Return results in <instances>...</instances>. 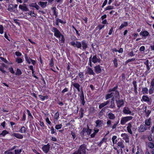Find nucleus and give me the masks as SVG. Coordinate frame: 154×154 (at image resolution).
I'll use <instances>...</instances> for the list:
<instances>
[{"mask_svg": "<svg viewBox=\"0 0 154 154\" xmlns=\"http://www.w3.org/2000/svg\"><path fill=\"white\" fill-rule=\"evenodd\" d=\"M126 128L128 132L130 134H132V130L133 131H136L137 128L133 122H131L128 123Z\"/></svg>", "mask_w": 154, "mask_h": 154, "instance_id": "nucleus-1", "label": "nucleus"}, {"mask_svg": "<svg viewBox=\"0 0 154 154\" xmlns=\"http://www.w3.org/2000/svg\"><path fill=\"white\" fill-rule=\"evenodd\" d=\"M86 148V145L85 144H82L79 146L78 150L72 154H82V153H85Z\"/></svg>", "mask_w": 154, "mask_h": 154, "instance_id": "nucleus-2", "label": "nucleus"}, {"mask_svg": "<svg viewBox=\"0 0 154 154\" xmlns=\"http://www.w3.org/2000/svg\"><path fill=\"white\" fill-rule=\"evenodd\" d=\"M106 95L105 97L106 100H107L109 98L112 97L113 96H115V97L119 99L120 96L119 91H114Z\"/></svg>", "mask_w": 154, "mask_h": 154, "instance_id": "nucleus-3", "label": "nucleus"}, {"mask_svg": "<svg viewBox=\"0 0 154 154\" xmlns=\"http://www.w3.org/2000/svg\"><path fill=\"white\" fill-rule=\"evenodd\" d=\"M133 118L132 116H127L122 117L120 121V123L122 125H125L127 122L131 120Z\"/></svg>", "mask_w": 154, "mask_h": 154, "instance_id": "nucleus-4", "label": "nucleus"}, {"mask_svg": "<svg viewBox=\"0 0 154 154\" xmlns=\"http://www.w3.org/2000/svg\"><path fill=\"white\" fill-rule=\"evenodd\" d=\"M69 44L75 48L81 49L82 46L81 42L77 41L75 42L73 41L71 42Z\"/></svg>", "mask_w": 154, "mask_h": 154, "instance_id": "nucleus-5", "label": "nucleus"}, {"mask_svg": "<svg viewBox=\"0 0 154 154\" xmlns=\"http://www.w3.org/2000/svg\"><path fill=\"white\" fill-rule=\"evenodd\" d=\"M52 31L54 33V35L55 36L58 38H60V37L61 34L57 28L53 27Z\"/></svg>", "mask_w": 154, "mask_h": 154, "instance_id": "nucleus-6", "label": "nucleus"}, {"mask_svg": "<svg viewBox=\"0 0 154 154\" xmlns=\"http://www.w3.org/2000/svg\"><path fill=\"white\" fill-rule=\"evenodd\" d=\"M83 50H85L88 48V42L85 40H83L81 42Z\"/></svg>", "mask_w": 154, "mask_h": 154, "instance_id": "nucleus-7", "label": "nucleus"}, {"mask_svg": "<svg viewBox=\"0 0 154 154\" xmlns=\"http://www.w3.org/2000/svg\"><path fill=\"white\" fill-rule=\"evenodd\" d=\"M116 103L117 106L119 109L120 107L123 106L124 104V100L122 99L116 100Z\"/></svg>", "mask_w": 154, "mask_h": 154, "instance_id": "nucleus-8", "label": "nucleus"}, {"mask_svg": "<svg viewBox=\"0 0 154 154\" xmlns=\"http://www.w3.org/2000/svg\"><path fill=\"white\" fill-rule=\"evenodd\" d=\"M123 112L124 113L126 114H131L133 116L134 114V113L131 114V112L129 108L128 107L125 106L123 108Z\"/></svg>", "mask_w": 154, "mask_h": 154, "instance_id": "nucleus-9", "label": "nucleus"}, {"mask_svg": "<svg viewBox=\"0 0 154 154\" xmlns=\"http://www.w3.org/2000/svg\"><path fill=\"white\" fill-rule=\"evenodd\" d=\"M121 136L123 140H125L126 143H128L129 142V138L128 135L126 133H123L121 134Z\"/></svg>", "mask_w": 154, "mask_h": 154, "instance_id": "nucleus-10", "label": "nucleus"}, {"mask_svg": "<svg viewBox=\"0 0 154 154\" xmlns=\"http://www.w3.org/2000/svg\"><path fill=\"white\" fill-rule=\"evenodd\" d=\"M72 85L73 87V89L74 91L75 90L74 89L75 88L79 91H80V85L78 83L74 82L72 81H71Z\"/></svg>", "mask_w": 154, "mask_h": 154, "instance_id": "nucleus-11", "label": "nucleus"}, {"mask_svg": "<svg viewBox=\"0 0 154 154\" xmlns=\"http://www.w3.org/2000/svg\"><path fill=\"white\" fill-rule=\"evenodd\" d=\"M103 121L98 119L95 122L96 124V127L97 128H100L103 126Z\"/></svg>", "mask_w": 154, "mask_h": 154, "instance_id": "nucleus-12", "label": "nucleus"}, {"mask_svg": "<svg viewBox=\"0 0 154 154\" xmlns=\"http://www.w3.org/2000/svg\"><path fill=\"white\" fill-rule=\"evenodd\" d=\"M147 129V128L145 125H141L138 128V131L140 132H142L145 131Z\"/></svg>", "mask_w": 154, "mask_h": 154, "instance_id": "nucleus-13", "label": "nucleus"}, {"mask_svg": "<svg viewBox=\"0 0 154 154\" xmlns=\"http://www.w3.org/2000/svg\"><path fill=\"white\" fill-rule=\"evenodd\" d=\"M50 148V145L49 143H48L42 147V149L45 153H47L49 151Z\"/></svg>", "mask_w": 154, "mask_h": 154, "instance_id": "nucleus-14", "label": "nucleus"}, {"mask_svg": "<svg viewBox=\"0 0 154 154\" xmlns=\"http://www.w3.org/2000/svg\"><path fill=\"white\" fill-rule=\"evenodd\" d=\"M25 57L26 60L27 61L28 63L30 64L31 63L34 65H35L36 63L35 60H32L29 57H28L26 54L25 55Z\"/></svg>", "mask_w": 154, "mask_h": 154, "instance_id": "nucleus-15", "label": "nucleus"}, {"mask_svg": "<svg viewBox=\"0 0 154 154\" xmlns=\"http://www.w3.org/2000/svg\"><path fill=\"white\" fill-rule=\"evenodd\" d=\"M81 101V103L84 106L85 103V102L84 100V96L83 92L82 91L80 95L79 96Z\"/></svg>", "mask_w": 154, "mask_h": 154, "instance_id": "nucleus-16", "label": "nucleus"}, {"mask_svg": "<svg viewBox=\"0 0 154 154\" xmlns=\"http://www.w3.org/2000/svg\"><path fill=\"white\" fill-rule=\"evenodd\" d=\"M101 67L99 65H98L94 66V69L95 72L97 74H98L100 73L102 71Z\"/></svg>", "mask_w": 154, "mask_h": 154, "instance_id": "nucleus-17", "label": "nucleus"}, {"mask_svg": "<svg viewBox=\"0 0 154 154\" xmlns=\"http://www.w3.org/2000/svg\"><path fill=\"white\" fill-rule=\"evenodd\" d=\"M125 143L123 140H121L117 143V145L121 148H125Z\"/></svg>", "mask_w": 154, "mask_h": 154, "instance_id": "nucleus-18", "label": "nucleus"}, {"mask_svg": "<svg viewBox=\"0 0 154 154\" xmlns=\"http://www.w3.org/2000/svg\"><path fill=\"white\" fill-rule=\"evenodd\" d=\"M115 107V104L114 103V98H112L111 99L110 102V105L107 106L108 107L111 109H113Z\"/></svg>", "mask_w": 154, "mask_h": 154, "instance_id": "nucleus-19", "label": "nucleus"}, {"mask_svg": "<svg viewBox=\"0 0 154 154\" xmlns=\"http://www.w3.org/2000/svg\"><path fill=\"white\" fill-rule=\"evenodd\" d=\"M86 73H88L90 75H95V73L94 72L92 69L90 67H88V68Z\"/></svg>", "mask_w": 154, "mask_h": 154, "instance_id": "nucleus-20", "label": "nucleus"}, {"mask_svg": "<svg viewBox=\"0 0 154 154\" xmlns=\"http://www.w3.org/2000/svg\"><path fill=\"white\" fill-rule=\"evenodd\" d=\"M12 136H14L16 138L19 139H21L23 137V136L22 134L19 133H13L12 134Z\"/></svg>", "mask_w": 154, "mask_h": 154, "instance_id": "nucleus-21", "label": "nucleus"}, {"mask_svg": "<svg viewBox=\"0 0 154 154\" xmlns=\"http://www.w3.org/2000/svg\"><path fill=\"white\" fill-rule=\"evenodd\" d=\"M151 123V119L150 118H149L148 119H146L145 120V125L149 126V129L150 127Z\"/></svg>", "mask_w": 154, "mask_h": 154, "instance_id": "nucleus-22", "label": "nucleus"}, {"mask_svg": "<svg viewBox=\"0 0 154 154\" xmlns=\"http://www.w3.org/2000/svg\"><path fill=\"white\" fill-rule=\"evenodd\" d=\"M109 100H108L106 102H104L103 103H100L99 106V108L100 109H102V108L107 105L109 103Z\"/></svg>", "mask_w": 154, "mask_h": 154, "instance_id": "nucleus-23", "label": "nucleus"}, {"mask_svg": "<svg viewBox=\"0 0 154 154\" xmlns=\"http://www.w3.org/2000/svg\"><path fill=\"white\" fill-rule=\"evenodd\" d=\"M140 34V35H142L144 37L149 36V33L148 32L145 30L141 31Z\"/></svg>", "mask_w": 154, "mask_h": 154, "instance_id": "nucleus-24", "label": "nucleus"}, {"mask_svg": "<svg viewBox=\"0 0 154 154\" xmlns=\"http://www.w3.org/2000/svg\"><path fill=\"white\" fill-rule=\"evenodd\" d=\"M108 118L111 120H114L116 118L115 115L111 112H109L108 114Z\"/></svg>", "mask_w": 154, "mask_h": 154, "instance_id": "nucleus-25", "label": "nucleus"}, {"mask_svg": "<svg viewBox=\"0 0 154 154\" xmlns=\"http://www.w3.org/2000/svg\"><path fill=\"white\" fill-rule=\"evenodd\" d=\"M38 4L42 8H44L46 6L47 4V2H38Z\"/></svg>", "mask_w": 154, "mask_h": 154, "instance_id": "nucleus-26", "label": "nucleus"}, {"mask_svg": "<svg viewBox=\"0 0 154 154\" xmlns=\"http://www.w3.org/2000/svg\"><path fill=\"white\" fill-rule=\"evenodd\" d=\"M92 62L94 63H96L97 62H100V59H98L96 56V55L94 56L92 58Z\"/></svg>", "mask_w": 154, "mask_h": 154, "instance_id": "nucleus-27", "label": "nucleus"}, {"mask_svg": "<svg viewBox=\"0 0 154 154\" xmlns=\"http://www.w3.org/2000/svg\"><path fill=\"white\" fill-rule=\"evenodd\" d=\"M19 8L24 11H27L28 10L26 6H24L21 5H19Z\"/></svg>", "mask_w": 154, "mask_h": 154, "instance_id": "nucleus-28", "label": "nucleus"}, {"mask_svg": "<svg viewBox=\"0 0 154 154\" xmlns=\"http://www.w3.org/2000/svg\"><path fill=\"white\" fill-rule=\"evenodd\" d=\"M128 25V23L127 22H125L122 23L119 28V29L121 30L125 27H126Z\"/></svg>", "mask_w": 154, "mask_h": 154, "instance_id": "nucleus-29", "label": "nucleus"}, {"mask_svg": "<svg viewBox=\"0 0 154 154\" xmlns=\"http://www.w3.org/2000/svg\"><path fill=\"white\" fill-rule=\"evenodd\" d=\"M8 10L11 12L15 10L13 5L10 4L9 5Z\"/></svg>", "mask_w": 154, "mask_h": 154, "instance_id": "nucleus-30", "label": "nucleus"}, {"mask_svg": "<svg viewBox=\"0 0 154 154\" xmlns=\"http://www.w3.org/2000/svg\"><path fill=\"white\" fill-rule=\"evenodd\" d=\"M78 75L79 76L80 79V81H82L84 78V75L83 73L82 72H80L78 73Z\"/></svg>", "mask_w": 154, "mask_h": 154, "instance_id": "nucleus-31", "label": "nucleus"}, {"mask_svg": "<svg viewBox=\"0 0 154 154\" xmlns=\"http://www.w3.org/2000/svg\"><path fill=\"white\" fill-rule=\"evenodd\" d=\"M27 128L24 126H22L20 128L19 131L21 133H25L26 132Z\"/></svg>", "mask_w": 154, "mask_h": 154, "instance_id": "nucleus-32", "label": "nucleus"}, {"mask_svg": "<svg viewBox=\"0 0 154 154\" xmlns=\"http://www.w3.org/2000/svg\"><path fill=\"white\" fill-rule=\"evenodd\" d=\"M142 98L143 100L145 102H149V98L146 96H143Z\"/></svg>", "mask_w": 154, "mask_h": 154, "instance_id": "nucleus-33", "label": "nucleus"}, {"mask_svg": "<svg viewBox=\"0 0 154 154\" xmlns=\"http://www.w3.org/2000/svg\"><path fill=\"white\" fill-rule=\"evenodd\" d=\"M30 6L35 8L37 10H38L39 8V6L35 3L31 4Z\"/></svg>", "mask_w": 154, "mask_h": 154, "instance_id": "nucleus-34", "label": "nucleus"}, {"mask_svg": "<svg viewBox=\"0 0 154 154\" xmlns=\"http://www.w3.org/2000/svg\"><path fill=\"white\" fill-rule=\"evenodd\" d=\"M154 90V86L151 85L150 88L149 90V93L150 94H152L153 93Z\"/></svg>", "mask_w": 154, "mask_h": 154, "instance_id": "nucleus-35", "label": "nucleus"}, {"mask_svg": "<svg viewBox=\"0 0 154 154\" xmlns=\"http://www.w3.org/2000/svg\"><path fill=\"white\" fill-rule=\"evenodd\" d=\"M117 137L116 136H114L112 137V140L113 144H116L117 143Z\"/></svg>", "mask_w": 154, "mask_h": 154, "instance_id": "nucleus-36", "label": "nucleus"}, {"mask_svg": "<svg viewBox=\"0 0 154 154\" xmlns=\"http://www.w3.org/2000/svg\"><path fill=\"white\" fill-rule=\"evenodd\" d=\"M8 131H7L6 130H4L0 134V136H5L6 134H8Z\"/></svg>", "mask_w": 154, "mask_h": 154, "instance_id": "nucleus-37", "label": "nucleus"}, {"mask_svg": "<svg viewBox=\"0 0 154 154\" xmlns=\"http://www.w3.org/2000/svg\"><path fill=\"white\" fill-rule=\"evenodd\" d=\"M106 138H103L101 141L98 144V145L99 146H101L102 143L104 142H106Z\"/></svg>", "mask_w": 154, "mask_h": 154, "instance_id": "nucleus-38", "label": "nucleus"}, {"mask_svg": "<svg viewBox=\"0 0 154 154\" xmlns=\"http://www.w3.org/2000/svg\"><path fill=\"white\" fill-rule=\"evenodd\" d=\"M142 91L143 94H147L148 93V89L146 88H143L142 89Z\"/></svg>", "mask_w": 154, "mask_h": 154, "instance_id": "nucleus-39", "label": "nucleus"}, {"mask_svg": "<svg viewBox=\"0 0 154 154\" xmlns=\"http://www.w3.org/2000/svg\"><path fill=\"white\" fill-rule=\"evenodd\" d=\"M117 88V86L115 87L112 89H109L108 92H114V91H118L116 90Z\"/></svg>", "mask_w": 154, "mask_h": 154, "instance_id": "nucleus-40", "label": "nucleus"}, {"mask_svg": "<svg viewBox=\"0 0 154 154\" xmlns=\"http://www.w3.org/2000/svg\"><path fill=\"white\" fill-rule=\"evenodd\" d=\"M22 72L21 70L18 68H17V71L15 73V75H20L22 74Z\"/></svg>", "mask_w": 154, "mask_h": 154, "instance_id": "nucleus-41", "label": "nucleus"}, {"mask_svg": "<svg viewBox=\"0 0 154 154\" xmlns=\"http://www.w3.org/2000/svg\"><path fill=\"white\" fill-rule=\"evenodd\" d=\"M119 122V121H117L115 122V123L112 127V129H115L116 128Z\"/></svg>", "mask_w": 154, "mask_h": 154, "instance_id": "nucleus-42", "label": "nucleus"}, {"mask_svg": "<svg viewBox=\"0 0 154 154\" xmlns=\"http://www.w3.org/2000/svg\"><path fill=\"white\" fill-rule=\"evenodd\" d=\"M91 129H89V127L88 125H87V130L86 131V133L88 135H89L91 134Z\"/></svg>", "mask_w": 154, "mask_h": 154, "instance_id": "nucleus-43", "label": "nucleus"}, {"mask_svg": "<svg viewBox=\"0 0 154 154\" xmlns=\"http://www.w3.org/2000/svg\"><path fill=\"white\" fill-rule=\"evenodd\" d=\"M114 66L117 67L118 66V64L117 63V60L116 58H115L113 61Z\"/></svg>", "mask_w": 154, "mask_h": 154, "instance_id": "nucleus-44", "label": "nucleus"}, {"mask_svg": "<svg viewBox=\"0 0 154 154\" xmlns=\"http://www.w3.org/2000/svg\"><path fill=\"white\" fill-rule=\"evenodd\" d=\"M59 112H57L55 114L54 119L57 120L59 116Z\"/></svg>", "mask_w": 154, "mask_h": 154, "instance_id": "nucleus-45", "label": "nucleus"}, {"mask_svg": "<svg viewBox=\"0 0 154 154\" xmlns=\"http://www.w3.org/2000/svg\"><path fill=\"white\" fill-rule=\"evenodd\" d=\"M22 152V149H15L14 150L15 154H21Z\"/></svg>", "mask_w": 154, "mask_h": 154, "instance_id": "nucleus-46", "label": "nucleus"}, {"mask_svg": "<svg viewBox=\"0 0 154 154\" xmlns=\"http://www.w3.org/2000/svg\"><path fill=\"white\" fill-rule=\"evenodd\" d=\"M148 146L151 149H152L154 147V144L152 142H150L148 143Z\"/></svg>", "mask_w": 154, "mask_h": 154, "instance_id": "nucleus-47", "label": "nucleus"}, {"mask_svg": "<svg viewBox=\"0 0 154 154\" xmlns=\"http://www.w3.org/2000/svg\"><path fill=\"white\" fill-rule=\"evenodd\" d=\"M114 8V7L113 6H112L110 5L108 6L106 8H105V11L110 10Z\"/></svg>", "mask_w": 154, "mask_h": 154, "instance_id": "nucleus-48", "label": "nucleus"}, {"mask_svg": "<svg viewBox=\"0 0 154 154\" xmlns=\"http://www.w3.org/2000/svg\"><path fill=\"white\" fill-rule=\"evenodd\" d=\"M52 10L53 11V14L54 15H55L56 17L57 16V12L56 11V8L55 7H54L52 8Z\"/></svg>", "mask_w": 154, "mask_h": 154, "instance_id": "nucleus-49", "label": "nucleus"}, {"mask_svg": "<svg viewBox=\"0 0 154 154\" xmlns=\"http://www.w3.org/2000/svg\"><path fill=\"white\" fill-rule=\"evenodd\" d=\"M95 109L94 107H90L89 109V113L91 114L94 112Z\"/></svg>", "mask_w": 154, "mask_h": 154, "instance_id": "nucleus-50", "label": "nucleus"}, {"mask_svg": "<svg viewBox=\"0 0 154 154\" xmlns=\"http://www.w3.org/2000/svg\"><path fill=\"white\" fill-rule=\"evenodd\" d=\"M39 97L43 101L44 100L45 98H48V96H43L41 95H39Z\"/></svg>", "mask_w": 154, "mask_h": 154, "instance_id": "nucleus-51", "label": "nucleus"}, {"mask_svg": "<svg viewBox=\"0 0 154 154\" xmlns=\"http://www.w3.org/2000/svg\"><path fill=\"white\" fill-rule=\"evenodd\" d=\"M4 28L2 25H0V33L2 34L3 33Z\"/></svg>", "mask_w": 154, "mask_h": 154, "instance_id": "nucleus-52", "label": "nucleus"}, {"mask_svg": "<svg viewBox=\"0 0 154 154\" xmlns=\"http://www.w3.org/2000/svg\"><path fill=\"white\" fill-rule=\"evenodd\" d=\"M62 126V125L61 124L57 125H56L55 128L57 129H59L61 128Z\"/></svg>", "mask_w": 154, "mask_h": 154, "instance_id": "nucleus-53", "label": "nucleus"}, {"mask_svg": "<svg viewBox=\"0 0 154 154\" xmlns=\"http://www.w3.org/2000/svg\"><path fill=\"white\" fill-rule=\"evenodd\" d=\"M107 126L108 127H111V121L110 120H108L106 122Z\"/></svg>", "mask_w": 154, "mask_h": 154, "instance_id": "nucleus-54", "label": "nucleus"}, {"mask_svg": "<svg viewBox=\"0 0 154 154\" xmlns=\"http://www.w3.org/2000/svg\"><path fill=\"white\" fill-rule=\"evenodd\" d=\"M135 60V58H132L131 59H129L127 60L126 62L125 63L126 64L130 62H132L134 61Z\"/></svg>", "mask_w": 154, "mask_h": 154, "instance_id": "nucleus-55", "label": "nucleus"}, {"mask_svg": "<svg viewBox=\"0 0 154 154\" xmlns=\"http://www.w3.org/2000/svg\"><path fill=\"white\" fill-rule=\"evenodd\" d=\"M16 62L18 63H20L23 62L22 59L20 58H17L16 59Z\"/></svg>", "mask_w": 154, "mask_h": 154, "instance_id": "nucleus-56", "label": "nucleus"}, {"mask_svg": "<svg viewBox=\"0 0 154 154\" xmlns=\"http://www.w3.org/2000/svg\"><path fill=\"white\" fill-rule=\"evenodd\" d=\"M68 91V88H65L64 89H63L61 91L62 93H64L65 92H66Z\"/></svg>", "mask_w": 154, "mask_h": 154, "instance_id": "nucleus-57", "label": "nucleus"}, {"mask_svg": "<svg viewBox=\"0 0 154 154\" xmlns=\"http://www.w3.org/2000/svg\"><path fill=\"white\" fill-rule=\"evenodd\" d=\"M145 112H146V116L147 117H148L149 115L151 113V111H150L149 110H148L146 111V110H145Z\"/></svg>", "mask_w": 154, "mask_h": 154, "instance_id": "nucleus-58", "label": "nucleus"}, {"mask_svg": "<svg viewBox=\"0 0 154 154\" xmlns=\"http://www.w3.org/2000/svg\"><path fill=\"white\" fill-rule=\"evenodd\" d=\"M51 133L52 134L56 133L54 131V129L53 127H52L51 128Z\"/></svg>", "mask_w": 154, "mask_h": 154, "instance_id": "nucleus-59", "label": "nucleus"}, {"mask_svg": "<svg viewBox=\"0 0 154 154\" xmlns=\"http://www.w3.org/2000/svg\"><path fill=\"white\" fill-rule=\"evenodd\" d=\"M145 50V47L144 46H141L140 48V51H143Z\"/></svg>", "mask_w": 154, "mask_h": 154, "instance_id": "nucleus-60", "label": "nucleus"}, {"mask_svg": "<svg viewBox=\"0 0 154 154\" xmlns=\"http://www.w3.org/2000/svg\"><path fill=\"white\" fill-rule=\"evenodd\" d=\"M104 25H99L96 28H99L100 30L102 29V28H104Z\"/></svg>", "mask_w": 154, "mask_h": 154, "instance_id": "nucleus-61", "label": "nucleus"}, {"mask_svg": "<svg viewBox=\"0 0 154 154\" xmlns=\"http://www.w3.org/2000/svg\"><path fill=\"white\" fill-rule=\"evenodd\" d=\"M26 111L27 112L28 116L30 117H31L32 118H33V116L30 112V111L28 109H27L26 110Z\"/></svg>", "mask_w": 154, "mask_h": 154, "instance_id": "nucleus-62", "label": "nucleus"}, {"mask_svg": "<svg viewBox=\"0 0 154 154\" xmlns=\"http://www.w3.org/2000/svg\"><path fill=\"white\" fill-rule=\"evenodd\" d=\"M10 72L12 74L14 73V71L12 67H10L9 69Z\"/></svg>", "mask_w": 154, "mask_h": 154, "instance_id": "nucleus-63", "label": "nucleus"}, {"mask_svg": "<svg viewBox=\"0 0 154 154\" xmlns=\"http://www.w3.org/2000/svg\"><path fill=\"white\" fill-rule=\"evenodd\" d=\"M5 154H14V153L11 151H10V150L8 151H6L5 152Z\"/></svg>", "mask_w": 154, "mask_h": 154, "instance_id": "nucleus-64", "label": "nucleus"}]
</instances>
